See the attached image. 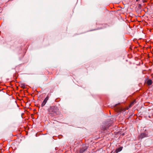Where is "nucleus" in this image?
I'll return each instance as SVG.
<instances>
[{
	"mask_svg": "<svg viewBox=\"0 0 153 153\" xmlns=\"http://www.w3.org/2000/svg\"><path fill=\"white\" fill-rule=\"evenodd\" d=\"M49 114H52L53 113L57 114L58 109L56 106H51L48 109Z\"/></svg>",
	"mask_w": 153,
	"mask_h": 153,
	"instance_id": "1",
	"label": "nucleus"
},
{
	"mask_svg": "<svg viewBox=\"0 0 153 153\" xmlns=\"http://www.w3.org/2000/svg\"><path fill=\"white\" fill-rule=\"evenodd\" d=\"M148 136V134L146 133H142L139 136V138L140 139H141L143 138L147 137Z\"/></svg>",
	"mask_w": 153,
	"mask_h": 153,
	"instance_id": "2",
	"label": "nucleus"
},
{
	"mask_svg": "<svg viewBox=\"0 0 153 153\" xmlns=\"http://www.w3.org/2000/svg\"><path fill=\"white\" fill-rule=\"evenodd\" d=\"M87 149L86 147H83L81 148L79 151L80 153H83L87 150Z\"/></svg>",
	"mask_w": 153,
	"mask_h": 153,
	"instance_id": "3",
	"label": "nucleus"
},
{
	"mask_svg": "<svg viewBox=\"0 0 153 153\" xmlns=\"http://www.w3.org/2000/svg\"><path fill=\"white\" fill-rule=\"evenodd\" d=\"M123 149L122 147H120L118 148H117L114 153H117L118 152L121 151Z\"/></svg>",
	"mask_w": 153,
	"mask_h": 153,
	"instance_id": "4",
	"label": "nucleus"
},
{
	"mask_svg": "<svg viewBox=\"0 0 153 153\" xmlns=\"http://www.w3.org/2000/svg\"><path fill=\"white\" fill-rule=\"evenodd\" d=\"M146 83L148 85L150 86L152 84V81L151 79H148L147 80Z\"/></svg>",
	"mask_w": 153,
	"mask_h": 153,
	"instance_id": "5",
	"label": "nucleus"
},
{
	"mask_svg": "<svg viewBox=\"0 0 153 153\" xmlns=\"http://www.w3.org/2000/svg\"><path fill=\"white\" fill-rule=\"evenodd\" d=\"M48 99V97L47 96L42 103L41 105H45Z\"/></svg>",
	"mask_w": 153,
	"mask_h": 153,
	"instance_id": "6",
	"label": "nucleus"
},
{
	"mask_svg": "<svg viewBox=\"0 0 153 153\" xmlns=\"http://www.w3.org/2000/svg\"><path fill=\"white\" fill-rule=\"evenodd\" d=\"M108 127L109 126H106V125H103L102 126V128L103 131H105L107 130Z\"/></svg>",
	"mask_w": 153,
	"mask_h": 153,
	"instance_id": "7",
	"label": "nucleus"
},
{
	"mask_svg": "<svg viewBox=\"0 0 153 153\" xmlns=\"http://www.w3.org/2000/svg\"><path fill=\"white\" fill-rule=\"evenodd\" d=\"M136 103V100H134L131 102V104L129 105H132Z\"/></svg>",
	"mask_w": 153,
	"mask_h": 153,
	"instance_id": "8",
	"label": "nucleus"
},
{
	"mask_svg": "<svg viewBox=\"0 0 153 153\" xmlns=\"http://www.w3.org/2000/svg\"><path fill=\"white\" fill-rule=\"evenodd\" d=\"M117 106H116V105H115V106H111V108H117L118 107H117Z\"/></svg>",
	"mask_w": 153,
	"mask_h": 153,
	"instance_id": "9",
	"label": "nucleus"
},
{
	"mask_svg": "<svg viewBox=\"0 0 153 153\" xmlns=\"http://www.w3.org/2000/svg\"><path fill=\"white\" fill-rule=\"evenodd\" d=\"M141 5L140 4H139V6H138V7H141Z\"/></svg>",
	"mask_w": 153,
	"mask_h": 153,
	"instance_id": "10",
	"label": "nucleus"
},
{
	"mask_svg": "<svg viewBox=\"0 0 153 153\" xmlns=\"http://www.w3.org/2000/svg\"><path fill=\"white\" fill-rule=\"evenodd\" d=\"M146 0H143V2H146Z\"/></svg>",
	"mask_w": 153,
	"mask_h": 153,
	"instance_id": "11",
	"label": "nucleus"
},
{
	"mask_svg": "<svg viewBox=\"0 0 153 153\" xmlns=\"http://www.w3.org/2000/svg\"><path fill=\"white\" fill-rule=\"evenodd\" d=\"M121 108H119V110H118V111H121Z\"/></svg>",
	"mask_w": 153,
	"mask_h": 153,
	"instance_id": "12",
	"label": "nucleus"
},
{
	"mask_svg": "<svg viewBox=\"0 0 153 153\" xmlns=\"http://www.w3.org/2000/svg\"><path fill=\"white\" fill-rule=\"evenodd\" d=\"M140 0H136V1H139Z\"/></svg>",
	"mask_w": 153,
	"mask_h": 153,
	"instance_id": "13",
	"label": "nucleus"
},
{
	"mask_svg": "<svg viewBox=\"0 0 153 153\" xmlns=\"http://www.w3.org/2000/svg\"><path fill=\"white\" fill-rule=\"evenodd\" d=\"M114 105H118V104H115Z\"/></svg>",
	"mask_w": 153,
	"mask_h": 153,
	"instance_id": "14",
	"label": "nucleus"
},
{
	"mask_svg": "<svg viewBox=\"0 0 153 153\" xmlns=\"http://www.w3.org/2000/svg\"><path fill=\"white\" fill-rule=\"evenodd\" d=\"M25 86H24V88H25Z\"/></svg>",
	"mask_w": 153,
	"mask_h": 153,
	"instance_id": "15",
	"label": "nucleus"
},
{
	"mask_svg": "<svg viewBox=\"0 0 153 153\" xmlns=\"http://www.w3.org/2000/svg\"><path fill=\"white\" fill-rule=\"evenodd\" d=\"M129 107H130V106H131L129 105Z\"/></svg>",
	"mask_w": 153,
	"mask_h": 153,
	"instance_id": "16",
	"label": "nucleus"
}]
</instances>
